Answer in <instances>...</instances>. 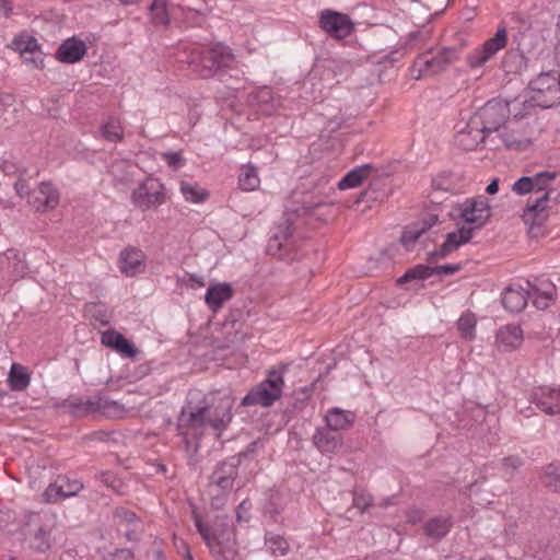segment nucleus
Masks as SVG:
<instances>
[{
    "instance_id": "nucleus-1",
    "label": "nucleus",
    "mask_w": 560,
    "mask_h": 560,
    "mask_svg": "<svg viewBox=\"0 0 560 560\" xmlns=\"http://www.w3.org/2000/svg\"><path fill=\"white\" fill-rule=\"evenodd\" d=\"M196 527L215 560H235L238 551L233 530L226 528L228 517H218L212 526L202 522L196 511L192 512Z\"/></svg>"
},
{
    "instance_id": "nucleus-2",
    "label": "nucleus",
    "mask_w": 560,
    "mask_h": 560,
    "mask_svg": "<svg viewBox=\"0 0 560 560\" xmlns=\"http://www.w3.org/2000/svg\"><path fill=\"white\" fill-rule=\"evenodd\" d=\"M234 62V55L231 49L221 44H214L209 48L196 47L191 50L188 63L192 71L201 78L219 77L224 80L225 68H230Z\"/></svg>"
},
{
    "instance_id": "nucleus-3",
    "label": "nucleus",
    "mask_w": 560,
    "mask_h": 560,
    "mask_svg": "<svg viewBox=\"0 0 560 560\" xmlns=\"http://www.w3.org/2000/svg\"><path fill=\"white\" fill-rule=\"evenodd\" d=\"M491 217L489 200L483 196L466 199L457 218V247L469 242L474 232L480 230Z\"/></svg>"
},
{
    "instance_id": "nucleus-4",
    "label": "nucleus",
    "mask_w": 560,
    "mask_h": 560,
    "mask_svg": "<svg viewBox=\"0 0 560 560\" xmlns=\"http://www.w3.org/2000/svg\"><path fill=\"white\" fill-rule=\"evenodd\" d=\"M284 369L285 366L281 365L269 370L267 378L249 390L243 398L242 405L270 407L276 400L280 399L284 385Z\"/></svg>"
},
{
    "instance_id": "nucleus-5",
    "label": "nucleus",
    "mask_w": 560,
    "mask_h": 560,
    "mask_svg": "<svg viewBox=\"0 0 560 560\" xmlns=\"http://www.w3.org/2000/svg\"><path fill=\"white\" fill-rule=\"evenodd\" d=\"M527 94L530 102L544 108L560 103V73L549 71L538 74L529 82Z\"/></svg>"
},
{
    "instance_id": "nucleus-6",
    "label": "nucleus",
    "mask_w": 560,
    "mask_h": 560,
    "mask_svg": "<svg viewBox=\"0 0 560 560\" xmlns=\"http://www.w3.org/2000/svg\"><path fill=\"white\" fill-rule=\"evenodd\" d=\"M183 421H185L186 411L182 412ZM231 405H220L215 408H211L209 406L198 408L195 411H189L187 413L186 422L189 429H192L195 432L194 435L201 434V430L206 423H209L215 431L219 433L225 429L228 423L231 421Z\"/></svg>"
},
{
    "instance_id": "nucleus-7",
    "label": "nucleus",
    "mask_w": 560,
    "mask_h": 560,
    "mask_svg": "<svg viewBox=\"0 0 560 560\" xmlns=\"http://www.w3.org/2000/svg\"><path fill=\"white\" fill-rule=\"evenodd\" d=\"M241 463L238 457H232L229 460L218 465L210 477V493L212 494L211 504L219 509L223 504L224 497L232 490L237 477V467Z\"/></svg>"
},
{
    "instance_id": "nucleus-8",
    "label": "nucleus",
    "mask_w": 560,
    "mask_h": 560,
    "mask_svg": "<svg viewBox=\"0 0 560 560\" xmlns=\"http://www.w3.org/2000/svg\"><path fill=\"white\" fill-rule=\"evenodd\" d=\"M455 57V51L452 48H444L442 50H429L417 57L410 73L416 80L427 75L435 74L448 66Z\"/></svg>"
},
{
    "instance_id": "nucleus-9",
    "label": "nucleus",
    "mask_w": 560,
    "mask_h": 560,
    "mask_svg": "<svg viewBox=\"0 0 560 560\" xmlns=\"http://www.w3.org/2000/svg\"><path fill=\"white\" fill-rule=\"evenodd\" d=\"M164 185L153 177H147L131 192L132 205L141 211L159 207L165 202Z\"/></svg>"
},
{
    "instance_id": "nucleus-10",
    "label": "nucleus",
    "mask_w": 560,
    "mask_h": 560,
    "mask_svg": "<svg viewBox=\"0 0 560 560\" xmlns=\"http://www.w3.org/2000/svg\"><path fill=\"white\" fill-rule=\"evenodd\" d=\"M510 116L509 104L501 100L489 101L479 112L477 116L471 118V124L485 130L486 135L498 131L505 124Z\"/></svg>"
},
{
    "instance_id": "nucleus-11",
    "label": "nucleus",
    "mask_w": 560,
    "mask_h": 560,
    "mask_svg": "<svg viewBox=\"0 0 560 560\" xmlns=\"http://www.w3.org/2000/svg\"><path fill=\"white\" fill-rule=\"evenodd\" d=\"M318 26L335 39H345L354 32V22L351 18L331 9H324L318 13Z\"/></svg>"
},
{
    "instance_id": "nucleus-12",
    "label": "nucleus",
    "mask_w": 560,
    "mask_h": 560,
    "mask_svg": "<svg viewBox=\"0 0 560 560\" xmlns=\"http://www.w3.org/2000/svg\"><path fill=\"white\" fill-rule=\"evenodd\" d=\"M551 187L537 196H530L523 211V221L530 230L541 226L549 218Z\"/></svg>"
},
{
    "instance_id": "nucleus-13",
    "label": "nucleus",
    "mask_w": 560,
    "mask_h": 560,
    "mask_svg": "<svg viewBox=\"0 0 560 560\" xmlns=\"http://www.w3.org/2000/svg\"><path fill=\"white\" fill-rule=\"evenodd\" d=\"M508 45V31L504 26L499 27L497 33L483 45L472 50L468 56V63L472 68L481 67L489 61L495 54Z\"/></svg>"
},
{
    "instance_id": "nucleus-14",
    "label": "nucleus",
    "mask_w": 560,
    "mask_h": 560,
    "mask_svg": "<svg viewBox=\"0 0 560 560\" xmlns=\"http://www.w3.org/2000/svg\"><path fill=\"white\" fill-rule=\"evenodd\" d=\"M556 176L555 172H541L533 176H523L512 185L511 189L517 196L528 194L537 196L551 187Z\"/></svg>"
},
{
    "instance_id": "nucleus-15",
    "label": "nucleus",
    "mask_w": 560,
    "mask_h": 560,
    "mask_svg": "<svg viewBox=\"0 0 560 560\" xmlns=\"http://www.w3.org/2000/svg\"><path fill=\"white\" fill-rule=\"evenodd\" d=\"M117 264L119 271L124 276L128 278L136 277L145 271L147 255L138 247L128 246L119 253Z\"/></svg>"
},
{
    "instance_id": "nucleus-16",
    "label": "nucleus",
    "mask_w": 560,
    "mask_h": 560,
    "mask_svg": "<svg viewBox=\"0 0 560 560\" xmlns=\"http://www.w3.org/2000/svg\"><path fill=\"white\" fill-rule=\"evenodd\" d=\"M59 201L58 189L52 184L43 182L33 191L28 203L38 212H47L56 209Z\"/></svg>"
},
{
    "instance_id": "nucleus-17",
    "label": "nucleus",
    "mask_w": 560,
    "mask_h": 560,
    "mask_svg": "<svg viewBox=\"0 0 560 560\" xmlns=\"http://www.w3.org/2000/svg\"><path fill=\"white\" fill-rule=\"evenodd\" d=\"M291 214L284 213L280 221L275 225L271 236L268 240L267 252L270 255H277L283 244L292 236Z\"/></svg>"
},
{
    "instance_id": "nucleus-18",
    "label": "nucleus",
    "mask_w": 560,
    "mask_h": 560,
    "mask_svg": "<svg viewBox=\"0 0 560 560\" xmlns=\"http://www.w3.org/2000/svg\"><path fill=\"white\" fill-rule=\"evenodd\" d=\"M455 272V265L447 264L443 266L417 265L408 269L399 279L398 283L402 284L410 280H425L433 276L451 275Z\"/></svg>"
},
{
    "instance_id": "nucleus-19",
    "label": "nucleus",
    "mask_w": 560,
    "mask_h": 560,
    "mask_svg": "<svg viewBox=\"0 0 560 560\" xmlns=\"http://www.w3.org/2000/svg\"><path fill=\"white\" fill-rule=\"evenodd\" d=\"M88 51L85 43L73 36L63 40L56 52V57L59 61L65 63H75L80 61Z\"/></svg>"
},
{
    "instance_id": "nucleus-20",
    "label": "nucleus",
    "mask_w": 560,
    "mask_h": 560,
    "mask_svg": "<svg viewBox=\"0 0 560 560\" xmlns=\"http://www.w3.org/2000/svg\"><path fill=\"white\" fill-rule=\"evenodd\" d=\"M534 402L547 415L560 413V388L542 387L534 393Z\"/></svg>"
},
{
    "instance_id": "nucleus-21",
    "label": "nucleus",
    "mask_w": 560,
    "mask_h": 560,
    "mask_svg": "<svg viewBox=\"0 0 560 560\" xmlns=\"http://www.w3.org/2000/svg\"><path fill=\"white\" fill-rule=\"evenodd\" d=\"M232 298L233 288L230 283H213L207 289L205 302L213 312H217Z\"/></svg>"
},
{
    "instance_id": "nucleus-22",
    "label": "nucleus",
    "mask_w": 560,
    "mask_h": 560,
    "mask_svg": "<svg viewBox=\"0 0 560 560\" xmlns=\"http://www.w3.org/2000/svg\"><path fill=\"white\" fill-rule=\"evenodd\" d=\"M524 335L521 327L514 324H508L497 331L495 346L498 348L516 349L521 347Z\"/></svg>"
},
{
    "instance_id": "nucleus-23",
    "label": "nucleus",
    "mask_w": 560,
    "mask_h": 560,
    "mask_svg": "<svg viewBox=\"0 0 560 560\" xmlns=\"http://www.w3.org/2000/svg\"><path fill=\"white\" fill-rule=\"evenodd\" d=\"M528 293L521 287H510L502 294V304L510 312H521L527 305Z\"/></svg>"
},
{
    "instance_id": "nucleus-24",
    "label": "nucleus",
    "mask_w": 560,
    "mask_h": 560,
    "mask_svg": "<svg viewBox=\"0 0 560 560\" xmlns=\"http://www.w3.org/2000/svg\"><path fill=\"white\" fill-rule=\"evenodd\" d=\"M468 130H463L458 135L457 142L465 151L475 150L481 142L485 141L486 133L478 126L472 125L471 121L468 125Z\"/></svg>"
},
{
    "instance_id": "nucleus-25",
    "label": "nucleus",
    "mask_w": 560,
    "mask_h": 560,
    "mask_svg": "<svg viewBox=\"0 0 560 560\" xmlns=\"http://www.w3.org/2000/svg\"><path fill=\"white\" fill-rule=\"evenodd\" d=\"M372 170L371 164H363L349 171L338 183L340 190L351 189L360 186L368 178Z\"/></svg>"
},
{
    "instance_id": "nucleus-26",
    "label": "nucleus",
    "mask_w": 560,
    "mask_h": 560,
    "mask_svg": "<svg viewBox=\"0 0 560 560\" xmlns=\"http://www.w3.org/2000/svg\"><path fill=\"white\" fill-rule=\"evenodd\" d=\"M325 419L330 430H347L352 425L354 415L340 408H332L327 412Z\"/></svg>"
},
{
    "instance_id": "nucleus-27",
    "label": "nucleus",
    "mask_w": 560,
    "mask_h": 560,
    "mask_svg": "<svg viewBox=\"0 0 560 560\" xmlns=\"http://www.w3.org/2000/svg\"><path fill=\"white\" fill-rule=\"evenodd\" d=\"M314 444L323 453H334L341 446V439L324 429H318L314 434Z\"/></svg>"
},
{
    "instance_id": "nucleus-28",
    "label": "nucleus",
    "mask_w": 560,
    "mask_h": 560,
    "mask_svg": "<svg viewBox=\"0 0 560 560\" xmlns=\"http://www.w3.org/2000/svg\"><path fill=\"white\" fill-rule=\"evenodd\" d=\"M51 527L39 526L33 534L30 540L31 548L40 555L48 552L52 546Z\"/></svg>"
},
{
    "instance_id": "nucleus-29",
    "label": "nucleus",
    "mask_w": 560,
    "mask_h": 560,
    "mask_svg": "<svg viewBox=\"0 0 560 560\" xmlns=\"http://www.w3.org/2000/svg\"><path fill=\"white\" fill-rule=\"evenodd\" d=\"M179 191H180L183 198L187 202H191V203H202L209 198L208 190L202 188L197 183L180 180Z\"/></svg>"
},
{
    "instance_id": "nucleus-30",
    "label": "nucleus",
    "mask_w": 560,
    "mask_h": 560,
    "mask_svg": "<svg viewBox=\"0 0 560 560\" xmlns=\"http://www.w3.org/2000/svg\"><path fill=\"white\" fill-rule=\"evenodd\" d=\"M452 526V517L436 516L427 522L424 533L430 538L439 540L450 532Z\"/></svg>"
},
{
    "instance_id": "nucleus-31",
    "label": "nucleus",
    "mask_w": 560,
    "mask_h": 560,
    "mask_svg": "<svg viewBox=\"0 0 560 560\" xmlns=\"http://www.w3.org/2000/svg\"><path fill=\"white\" fill-rule=\"evenodd\" d=\"M63 407L74 417H85L95 413L97 410L96 396L90 397L86 400L75 399L69 400L63 404Z\"/></svg>"
},
{
    "instance_id": "nucleus-32",
    "label": "nucleus",
    "mask_w": 560,
    "mask_h": 560,
    "mask_svg": "<svg viewBox=\"0 0 560 560\" xmlns=\"http://www.w3.org/2000/svg\"><path fill=\"white\" fill-rule=\"evenodd\" d=\"M259 185L260 178L257 168L252 164L242 166L238 175V187L243 191H254Z\"/></svg>"
},
{
    "instance_id": "nucleus-33",
    "label": "nucleus",
    "mask_w": 560,
    "mask_h": 560,
    "mask_svg": "<svg viewBox=\"0 0 560 560\" xmlns=\"http://www.w3.org/2000/svg\"><path fill=\"white\" fill-rule=\"evenodd\" d=\"M500 137L509 149L523 150L529 145V139L521 130L504 128Z\"/></svg>"
},
{
    "instance_id": "nucleus-34",
    "label": "nucleus",
    "mask_w": 560,
    "mask_h": 560,
    "mask_svg": "<svg viewBox=\"0 0 560 560\" xmlns=\"http://www.w3.org/2000/svg\"><path fill=\"white\" fill-rule=\"evenodd\" d=\"M8 383L12 390H24L30 384V375L26 368L19 363H13L8 375Z\"/></svg>"
},
{
    "instance_id": "nucleus-35",
    "label": "nucleus",
    "mask_w": 560,
    "mask_h": 560,
    "mask_svg": "<svg viewBox=\"0 0 560 560\" xmlns=\"http://www.w3.org/2000/svg\"><path fill=\"white\" fill-rule=\"evenodd\" d=\"M541 483L551 491H560V462L550 463L542 468Z\"/></svg>"
},
{
    "instance_id": "nucleus-36",
    "label": "nucleus",
    "mask_w": 560,
    "mask_h": 560,
    "mask_svg": "<svg viewBox=\"0 0 560 560\" xmlns=\"http://www.w3.org/2000/svg\"><path fill=\"white\" fill-rule=\"evenodd\" d=\"M101 342L106 348L114 350H136L121 334L116 330L108 329L101 335Z\"/></svg>"
},
{
    "instance_id": "nucleus-37",
    "label": "nucleus",
    "mask_w": 560,
    "mask_h": 560,
    "mask_svg": "<svg viewBox=\"0 0 560 560\" xmlns=\"http://www.w3.org/2000/svg\"><path fill=\"white\" fill-rule=\"evenodd\" d=\"M102 137L109 142H118L124 138V128L118 118L109 117L101 126Z\"/></svg>"
},
{
    "instance_id": "nucleus-38",
    "label": "nucleus",
    "mask_w": 560,
    "mask_h": 560,
    "mask_svg": "<svg viewBox=\"0 0 560 560\" xmlns=\"http://www.w3.org/2000/svg\"><path fill=\"white\" fill-rule=\"evenodd\" d=\"M9 47L19 52L22 58L28 55V52H34V50L40 46L34 36L19 34L12 39Z\"/></svg>"
},
{
    "instance_id": "nucleus-39",
    "label": "nucleus",
    "mask_w": 560,
    "mask_h": 560,
    "mask_svg": "<svg viewBox=\"0 0 560 560\" xmlns=\"http://www.w3.org/2000/svg\"><path fill=\"white\" fill-rule=\"evenodd\" d=\"M477 318L469 311L463 313L457 319V334L460 338L471 340L475 338Z\"/></svg>"
},
{
    "instance_id": "nucleus-40",
    "label": "nucleus",
    "mask_w": 560,
    "mask_h": 560,
    "mask_svg": "<svg viewBox=\"0 0 560 560\" xmlns=\"http://www.w3.org/2000/svg\"><path fill=\"white\" fill-rule=\"evenodd\" d=\"M96 412L107 418H121L126 413L124 405L107 398L96 396Z\"/></svg>"
},
{
    "instance_id": "nucleus-41",
    "label": "nucleus",
    "mask_w": 560,
    "mask_h": 560,
    "mask_svg": "<svg viewBox=\"0 0 560 560\" xmlns=\"http://www.w3.org/2000/svg\"><path fill=\"white\" fill-rule=\"evenodd\" d=\"M266 551L270 552L273 557H283L289 551L288 541L280 535H267L265 538Z\"/></svg>"
},
{
    "instance_id": "nucleus-42",
    "label": "nucleus",
    "mask_w": 560,
    "mask_h": 560,
    "mask_svg": "<svg viewBox=\"0 0 560 560\" xmlns=\"http://www.w3.org/2000/svg\"><path fill=\"white\" fill-rule=\"evenodd\" d=\"M7 258L10 261L9 268L14 278H23L27 272V264L24 254L18 250H8Z\"/></svg>"
},
{
    "instance_id": "nucleus-43",
    "label": "nucleus",
    "mask_w": 560,
    "mask_h": 560,
    "mask_svg": "<svg viewBox=\"0 0 560 560\" xmlns=\"http://www.w3.org/2000/svg\"><path fill=\"white\" fill-rule=\"evenodd\" d=\"M433 191L431 194V201L434 203L442 202L440 198V192H451L454 187L453 176L441 175L433 179L432 182Z\"/></svg>"
},
{
    "instance_id": "nucleus-44",
    "label": "nucleus",
    "mask_w": 560,
    "mask_h": 560,
    "mask_svg": "<svg viewBox=\"0 0 560 560\" xmlns=\"http://www.w3.org/2000/svg\"><path fill=\"white\" fill-rule=\"evenodd\" d=\"M166 0H153L149 11L155 24L166 25L170 21Z\"/></svg>"
},
{
    "instance_id": "nucleus-45",
    "label": "nucleus",
    "mask_w": 560,
    "mask_h": 560,
    "mask_svg": "<svg viewBox=\"0 0 560 560\" xmlns=\"http://www.w3.org/2000/svg\"><path fill=\"white\" fill-rule=\"evenodd\" d=\"M433 219L430 223H424L422 228H411L406 230L400 236L401 244L408 249L412 246L431 226L433 225Z\"/></svg>"
},
{
    "instance_id": "nucleus-46",
    "label": "nucleus",
    "mask_w": 560,
    "mask_h": 560,
    "mask_svg": "<svg viewBox=\"0 0 560 560\" xmlns=\"http://www.w3.org/2000/svg\"><path fill=\"white\" fill-rule=\"evenodd\" d=\"M555 289L550 285V290H539L534 288L532 299L534 305L539 310H546L555 301Z\"/></svg>"
},
{
    "instance_id": "nucleus-47",
    "label": "nucleus",
    "mask_w": 560,
    "mask_h": 560,
    "mask_svg": "<svg viewBox=\"0 0 560 560\" xmlns=\"http://www.w3.org/2000/svg\"><path fill=\"white\" fill-rule=\"evenodd\" d=\"M86 312L90 318L95 322V324L107 325L110 320L109 312L103 304H90L86 307Z\"/></svg>"
},
{
    "instance_id": "nucleus-48",
    "label": "nucleus",
    "mask_w": 560,
    "mask_h": 560,
    "mask_svg": "<svg viewBox=\"0 0 560 560\" xmlns=\"http://www.w3.org/2000/svg\"><path fill=\"white\" fill-rule=\"evenodd\" d=\"M455 248V232H450L446 235V240L442 244L439 250L431 252L429 255L431 258L439 257L444 258Z\"/></svg>"
},
{
    "instance_id": "nucleus-49",
    "label": "nucleus",
    "mask_w": 560,
    "mask_h": 560,
    "mask_svg": "<svg viewBox=\"0 0 560 560\" xmlns=\"http://www.w3.org/2000/svg\"><path fill=\"white\" fill-rule=\"evenodd\" d=\"M61 485L51 483L42 493V501L45 503H56L60 500Z\"/></svg>"
},
{
    "instance_id": "nucleus-50",
    "label": "nucleus",
    "mask_w": 560,
    "mask_h": 560,
    "mask_svg": "<svg viewBox=\"0 0 560 560\" xmlns=\"http://www.w3.org/2000/svg\"><path fill=\"white\" fill-rule=\"evenodd\" d=\"M23 61L34 69H42L44 67V52L40 47L36 48L34 52L22 57Z\"/></svg>"
},
{
    "instance_id": "nucleus-51",
    "label": "nucleus",
    "mask_w": 560,
    "mask_h": 560,
    "mask_svg": "<svg viewBox=\"0 0 560 560\" xmlns=\"http://www.w3.org/2000/svg\"><path fill=\"white\" fill-rule=\"evenodd\" d=\"M457 3L464 4L460 13L464 20L470 21L476 16L479 0H457Z\"/></svg>"
},
{
    "instance_id": "nucleus-52",
    "label": "nucleus",
    "mask_w": 560,
    "mask_h": 560,
    "mask_svg": "<svg viewBox=\"0 0 560 560\" xmlns=\"http://www.w3.org/2000/svg\"><path fill=\"white\" fill-rule=\"evenodd\" d=\"M373 500L371 494L365 491H355L353 497V505L358 508L361 512H364L371 504Z\"/></svg>"
},
{
    "instance_id": "nucleus-53",
    "label": "nucleus",
    "mask_w": 560,
    "mask_h": 560,
    "mask_svg": "<svg viewBox=\"0 0 560 560\" xmlns=\"http://www.w3.org/2000/svg\"><path fill=\"white\" fill-rule=\"evenodd\" d=\"M522 465V459L518 456L505 457L502 462L504 475L512 477L514 471Z\"/></svg>"
},
{
    "instance_id": "nucleus-54",
    "label": "nucleus",
    "mask_w": 560,
    "mask_h": 560,
    "mask_svg": "<svg viewBox=\"0 0 560 560\" xmlns=\"http://www.w3.org/2000/svg\"><path fill=\"white\" fill-rule=\"evenodd\" d=\"M162 158L168 166L174 170H178L185 165V159L182 156L180 152H165L162 154Z\"/></svg>"
},
{
    "instance_id": "nucleus-55",
    "label": "nucleus",
    "mask_w": 560,
    "mask_h": 560,
    "mask_svg": "<svg viewBox=\"0 0 560 560\" xmlns=\"http://www.w3.org/2000/svg\"><path fill=\"white\" fill-rule=\"evenodd\" d=\"M183 283L191 289H199L206 284L203 277L196 273H187L183 279Z\"/></svg>"
},
{
    "instance_id": "nucleus-56",
    "label": "nucleus",
    "mask_w": 560,
    "mask_h": 560,
    "mask_svg": "<svg viewBox=\"0 0 560 560\" xmlns=\"http://www.w3.org/2000/svg\"><path fill=\"white\" fill-rule=\"evenodd\" d=\"M255 100H257L258 103H271L273 104L275 102V98H273V92L271 91V89L267 88V86H264L261 89H259L256 93H255ZM275 105H272L273 107Z\"/></svg>"
},
{
    "instance_id": "nucleus-57",
    "label": "nucleus",
    "mask_w": 560,
    "mask_h": 560,
    "mask_svg": "<svg viewBox=\"0 0 560 560\" xmlns=\"http://www.w3.org/2000/svg\"><path fill=\"white\" fill-rule=\"evenodd\" d=\"M81 488H82V485L77 481H74L72 483H68V489H65V487L61 485L60 500L75 495L80 491Z\"/></svg>"
},
{
    "instance_id": "nucleus-58",
    "label": "nucleus",
    "mask_w": 560,
    "mask_h": 560,
    "mask_svg": "<svg viewBox=\"0 0 560 560\" xmlns=\"http://www.w3.org/2000/svg\"><path fill=\"white\" fill-rule=\"evenodd\" d=\"M174 540H175V547L177 548V551L183 553V556L187 559V560H194L192 556H191V552H190V549H189V546L187 545V542L183 539H179L177 537H174Z\"/></svg>"
},
{
    "instance_id": "nucleus-59",
    "label": "nucleus",
    "mask_w": 560,
    "mask_h": 560,
    "mask_svg": "<svg viewBox=\"0 0 560 560\" xmlns=\"http://www.w3.org/2000/svg\"><path fill=\"white\" fill-rule=\"evenodd\" d=\"M14 190L20 197H24L28 194V185L25 179H19L14 184Z\"/></svg>"
},
{
    "instance_id": "nucleus-60",
    "label": "nucleus",
    "mask_w": 560,
    "mask_h": 560,
    "mask_svg": "<svg viewBox=\"0 0 560 560\" xmlns=\"http://www.w3.org/2000/svg\"><path fill=\"white\" fill-rule=\"evenodd\" d=\"M116 516L126 521L127 523H132L136 520L135 513L127 511L125 509H117Z\"/></svg>"
},
{
    "instance_id": "nucleus-61",
    "label": "nucleus",
    "mask_w": 560,
    "mask_h": 560,
    "mask_svg": "<svg viewBox=\"0 0 560 560\" xmlns=\"http://www.w3.org/2000/svg\"><path fill=\"white\" fill-rule=\"evenodd\" d=\"M113 560H132V555L127 549H121L113 555Z\"/></svg>"
},
{
    "instance_id": "nucleus-62",
    "label": "nucleus",
    "mask_w": 560,
    "mask_h": 560,
    "mask_svg": "<svg viewBox=\"0 0 560 560\" xmlns=\"http://www.w3.org/2000/svg\"><path fill=\"white\" fill-rule=\"evenodd\" d=\"M422 518V513L419 510H409L407 512V520L409 523L416 524Z\"/></svg>"
},
{
    "instance_id": "nucleus-63",
    "label": "nucleus",
    "mask_w": 560,
    "mask_h": 560,
    "mask_svg": "<svg viewBox=\"0 0 560 560\" xmlns=\"http://www.w3.org/2000/svg\"><path fill=\"white\" fill-rule=\"evenodd\" d=\"M498 190H499V179L498 178H493L491 180V183L487 186L486 191L489 195H494V194L498 192Z\"/></svg>"
},
{
    "instance_id": "nucleus-64",
    "label": "nucleus",
    "mask_w": 560,
    "mask_h": 560,
    "mask_svg": "<svg viewBox=\"0 0 560 560\" xmlns=\"http://www.w3.org/2000/svg\"><path fill=\"white\" fill-rule=\"evenodd\" d=\"M556 49L560 52V15L556 23Z\"/></svg>"
}]
</instances>
